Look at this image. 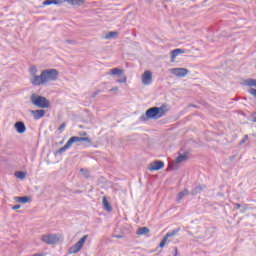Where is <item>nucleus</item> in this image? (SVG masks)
Returning <instances> with one entry per match:
<instances>
[{
    "mask_svg": "<svg viewBox=\"0 0 256 256\" xmlns=\"http://www.w3.org/2000/svg\"><path fill=\"white\" fill-rule=\"evenodd\" d=\"M42 241L47 245H55L56 243H59V237L57 236V234L43 235Z\"/></svg>",
    "mask_w": 256,
    "mask_h": 256,
    "instance_id": "423d86ee",
    "label": "nucleus"
},
{
    "mask_svg": "<svg viewBox=\"0 0 256 256\" xmlns=\"http://www.w3.org/2000/svg\"><path fill=\"white\" fill-rule=\"evenodd\" d=\"M42 77L44 79V85L50 81H55L59 77V71L57 69H46L42 71Z\"/></svg>",
    "mask_w": 256,
    "mask_h": 256,
    "instance_id": "7ed1b4c3",
    "label": "nucleus"
},
{
    "mask_svg": "<svg viewBox=\"0 0 256 256\" xmlns=\"http://www.w3.org/2000/svg\"><path fill=\"white\" fill-rule=\"evenodd\" d=\"M65 43H68L69 45H74L75 41H73V40H65Z\"/></svg>",
    "mask_w": 256,
    "mask_h": 256,
    "instance_id": "c9c22d12",
    "label": "nucleus"
},
{
    "mask_svg": "<svg viewBox=\"0 0 256 256\" xmlns=\"http://www.w3.org/2000/svg\"><path fill=\"white\" fill-rule=\"evenodd\" d=\"M252 122H253V123H256V113H254V114L252 115Z\"/></svg>",
    "mask_w": 256,
    "mask_h": 256,
    "instance_id": "4c0bfd02",
    "label": "nucleus"
},
{
    "mask_svg": "<svg viewBox=\"0 0 256 256\" xmlns=\"http://www.w3.org/2000/svg\"><path fill=\"white\" fill-rule=\"evenodd\" d=\"M171 169H175V164L169 165L167 171H171Z\"/></svg>",
    "mask_w": 256,
    "mask_h": 256,
    "instance_id": "e433bc0d",
    "label": "nucleus"
},
{
    "mask_svg": "<svg viewBox=\"0 0 256 256\" xmlns=\"http://www.w3.org/2000/svg\"><path fill=\"white\" fill-rule=\"evenodd\" d=\"M109 75H123V70L120 68H113L110 70Z\"/></svg>",
    "mask_w": 256,
    "mask_h": 256,
    "instance_id": "aec40b11",
    "label": "nucleus"
},
{
    "mask_svg": "<svg viewBox=\"0 0 256 256\" xmlns=\"http://www.w3.org/2000/svg\"><path fill=\"white\" fill-rule=\"evenodd\" d=\"M110 92L111 91H119V88L118 87H113L112 89L109 90Z\"/></svg>",
    "mask_w": 256,
    "mask_h": 256,
    "instance_id": "a19ab883",
    "label": "nucleus"
},
{
    "mask_svg": "<svg viewBox=\"0 0 256 256\" xmlns=\"http://www.w3.org/2000/svg\"><path fill=\"white\" fill-rule=\"evenodd\" d=\"M67 149H71V146L69 145V142H66V144L63 147L58 149L56 151V155H62V153H65V151H67Z\"/></svg>",
    "mask_w": 256,
    "mask_h": 256,
    "instance_id": "a211bd4d",
    "label": "nucleus"
},
{
    "mask_svg": "<svg viewBox=\"0 0 256 256\" xmlns=\"http://www.w3.org/2000/svg\"><path fill=\"white\" fill-rule=\"evenodd\" d=\"M17 133L23 134L25 131H27V127L25 126V123L22 121H18L14 125Z\"/></svg>",
    "mask_w": 256,
    "mask_h": 256,
    "instance_id": "f8f14e48",
    "label": "nucleus"
},
{
    "mask_svg": "<svg viewBox=\"0 0 256 256\" xmlns=\"http://www.w3.org/2000/svg\"><path fill=\"white\" fill-rule=\"evenodd\" d=\"M83 142L88 143V145H93V142L91 141V138H89V137L72 136L67 141V143L69 144L70 147H72L74 143H77L79 145V143H83Z\"/></svg>",
    "mask_w": 256,
    "mask_h": 256,
    "instance_id": "39448f33",
    "label": "nucleus"
},
{
    "mask_svg": "<svg viewBox=\"0 0 256 256\" xmlns=\"http://www.w3.org/2000/svg\"><path fill=\"white\" fill-rule=\"evenodd\" d=\"M207 186L205 185H198L196 186L191 192V195H199V193H201V191H203V189H206Z\"/></svg>",
    "mask_w": 256,
    "mask_h": 256,
    "instance_id": "2eb2a0df",
    "label": "nucleus"
},
{
    "mask_svg": "<svg viewBox=\"0 0 256 256\" xmlns=\"http://www.w3.org/2000/svg\"><path fill=\"white\" fill-rule=\"evenodd\" d=\"M30 75H32V77L37 75V67L35 66L30 67Z\"/></svg>",
    "mask_w": 256,
    "mask_h": 256,
    "instance_id": "a878e982",
    "label": "nucleus"
},
{
    "mask_svg": "<svg viewBox=\"0 0 256 256\" xmlns=\"http://www.w3.org/2000/svg\"><path fill=\"white\" fill-rule=\"evenodd\" d=\"M234 206H235V209H241V204L239 203H235Z\"/></svg>",
    "mask_w": 256,
    "mask_h": 256,
    "instance_id": "58836bf2",
    "label": "nucleus"
},
{
    "mask_svg": "<svg viewBox=\"0 0 256 256\" xmlns=\"http://www.w3.org/2000/svg\"><path fill=\"white\" fill-rule=\"evenodd\" d=\"M117 35H119L118 32L111 31L108 34H106L105 39H115V37H117Z\"/></svg>",
    "mask_w": 256,
    "mask_h": 256,
    "instance_id": "b1692460",
    "label": "nucleus"
},
{
    "mask_svg": "<svg viewBox=\"0 0 256 256\" xmlns=\"http://www.w3.org/2000/svg\"><path fill=\"white\" fill-rule=\"evenodd\" d=\"M27 173L23 172V171H17L15 172V177H17V179H25Z\"/></svg>",
    "mask_w": 256,
    "mask_h": 256,
    "instance_id": "393cba45",
    "label": "nucleus"
},
{
    "mask_svg": "<svg viewBox=\"0 0 256 256\" xmlns=\"http://www.w3.org/2000/svg\"><path fill=\"white\" fill-rule=\"evenodd\" d=\"M191 107H196L197 108V105H191Z\"/></svg>",
    "mask_w": 256,
    "mask_h": 256,
    "instance_id": "c03bdc74",
    "label": "nucleus"
},
{
    "mask_svg": "<svg viewBox=\"0 0 256 256\" xmlns=\"http://www.w3.org/2000/svg\"><path fill=\"white\" fill-rule=\"evenodd\" d=\"M114 237H115L116 239H123V235H119V234H118V235H115Z\"/></svg>",
    "mask_w": 256,
    "mask_h": 256,
    "instance_id": "ea45409f",
    "label": "nucleus"
},
{
    "mask_svg": "<svg viewBox=\"0 0 256 256\" xmlns=\"http://www.w3.org/2000/svg\"><path fill=\"white\" fill-rule=\"evenodd\" d=\"M187 159H189V156H187V154H179L178 157L175 159V163L177 165L179 163L187 161Z\"/></svg>",
    "mask_w": 256,
    "mask_h": 256,
    "instance_id": "f3484780",
    "label": "nucleus"
},
{
    "mask_svg": "<svg viewBox=\"0 0 256 256\" xmlns=\"http://www.w3.org/2000/svg\"><path fill=\"white\" fill-rule=\"evenodd\" d=\"M186 195H189V190L184 189L182 192H179L177 200L181 201V199H183V197H185Z\"/></svg>",
    "mask_w": 256,
    "mask_h": 256,
    "instance_id": "5701e85b",
    "label": "nucleus"
},
{
    "mask_svg": "<svg viewBox=\"0 0 256 256\" xmlns=\"http://www.w3.org/2000/svg\"><path fill=\"white\" fill-rule=\"evenodd\" d=\"M175 251L177 252V248H175Z\"/></svg>",
    "mask_w": 256,
    "mask_h": 256,
    "instance_id": "49530a36",
    "label": "nucleus"
},
{
    "mask_svg": "<svg viewBox=\"0 0 256 256\" xmlns=\"http://www.w3.org/2000/svg\"><path fill=\"white\" fill-rule=\"evenodd\" d=\"M65 127H67V124L64 122L62 123L59 128H58V131H60V133L63 131V129H65Z\"/></svg>",
    "mask_w": 256,
    "mask_h": 256,
    "instance_id": "7c9ffc66",
    "label": "nucleus"
},
{
    "mask_svg": "<svg viewBox=\"0 0 256 256\" xmlns=\"http://www.w3.org/2000/svg\"><path fill=\"white\" fill-rule=\"evenodd\" d=\"M167 113V107H151L146 110L145 114L140 116V121H149V119H161Z\"/></svg>",
    "mask_w": 256,
    "mask_h": 256,
    "instance_id": "f257e3e1",
    "label": "nucleus"
},
{
    "mask_svg": "<svg viewBox=\"0 0 256 256\" xmlns=\"http://www.w3.org/2000/svg\"><path fill=\"white\" fill-rule=\"evenodd\" d=\"M15 201H17L18 203H29L31 201V197L29 196H22V197H15Z\"/></svg>",
    "mask_w": 256,
    "mask_h": 256,
    "instance_id": "dca6fc26",
    "label": "nucleus"
},
{
    "mask_svg": "<svg viewBox=\"0 0 256 256\" xmlns=\"http://www.w3.org/2000/svg\"><path fill=\"white\" fill-rule=\"evenodd\" d=\"M32 85L39 87L40 85H45V80L43 79V72L40 75H34L30 79Z\"/></svg>",
    "mask_w": 256,
    "mask_h": 256,
    "instance_id": "6e6552de",
    "label": "nucleus"
},
{
    "mask_svg": "<svg viewBox=\"0 0 256 256\" xmlns=\"http://www.w3.org/2000/svg\"><path fill=\"white\" fill-rule=\"evenodd\" d=\"M142 83L144 85H151L153 83V73L151 71L147 70L143 73Z\"/></svg>",
    "mask_w": 256,
    "mask_h": 256,
    "instance_id": "1a4fd4ad",
    "label": "nucleus"
},
{
    "mask_svg": "<svg viewBox=\"0 0 256 256\" xmlns=\"http://www.w3.org/2000/svg\"><path fill=\"white\" fill-rule=\"evenodd\" d=\"M52 5L61 6L63 5V0H52Z\"/></svg>",
    "mask_w": 256,
    "mask_h": 256,
    "instance_id": "cd10ccee",
    "label": "nucleus"
},
{
    "mask_svg": "<svg viewBox=\"0 0 256 256\" xmlns=\"http://www.w3.org/2000/svg\"><path fill=\"white\" fill-rule=\"evenodd\" d=\"M99 93H102L101 90H96L93 94H92V98L95 99V97H97L99 95Z\"/></svg>",
    "mask_w": 256,
    "mask_h": 256,
    "instance_id": "72a5a7b5",
    "label": "nucleus"
},
{
    "mask_svg": "<svg viewBox=\"0 0 256 256\" xmlns=\"http://www.w3.org/2000/svg\"><path fill=\"white\" fill-rule=\"evenodd\" d=\"M80 135H81L82 137H87V132H82V133H80Z\"/></svg>",
    "mask_w": 256,
    "mask_h": 256,
    "instance_id": "37998d69",
    "label": "nucleus"
},
{
    "mask_svg": "<svg viewBox=\"0 0 256 256\" xmlns=\"http://www.w3.org/2000/svg\"><path fill=\"white\" fill-rule=\"evenodd\" d=\"M30 113H31L33 119H35V121H39V119H43V117H45V110H43V109L30 110Z\"/></svg>",
    "mask_w": 256,
    "mask_h": 256,
    "instance_id": "9b49d317",
    "label": "nucleus"
},
{
    "mask_svg": "<svg viewBox=\"0 0 256 256\" xmlns=\"http://www.w3.org/2000/svg\"><path fill=\"white\" fill-rule=\"evenodd\" d=\"M12 209H13L14 211H16L17 209H21V206H20V204H17V205H14V206L12 207Z\"/></svg>",
    "mask_w": 256,
    "mask_h": 256,
    "instance_id": "f704fd0d",
    "label": "nucleus"
},
{
    "mask_svg": "<svg viewBox=\"0 0 256 256\" xmlns=\"http://www.w3.org/2000/svg\"><path fill=\"white\" fill-rule=\"evenodd\" d=\"M167 239L168 238L166 236H164L162 241L159 244V247H161V248L165 247V243H167Z\"/></svg>",
    "mask_w": 256,
    "mask_h": 256,
    "instance_id": "bb28decb",
    "label": "nucleus"
},
{
    "mask_svg": "<svg viewBox=\"0 0 256 256\" xmlns=\"http://www.w3.org/2000/svg\"><path fill=\"white\" fill-rule=\"evenodd\" d=\"M248 140H249V135H245L244 138L240 141V145H243Z\"/></svg>",
    "mask_w": 256,
    "mask_h": 256,
    "instance_id": "c756f323",
    "label": "nucleus"
},
{
    "mask_svg": "<svg viewBox=\"0 0 256 256\" xmlns=\"http://www.w3.org/2000/svg\"><path fill=\"white\" fill-rule=\"evenodd\" d=\"M80 171H85L83 168Z\"/></svg>",
    "mask_w": 256,
    "mask_h": 256,
    "instance_id": "a18cd8bd",
    "label": "nucleus"
},
{
    "mask_svg": "<svg viewBox=\"0 0 256 256\" xmlns=\"http://www.w3.org/2000/svg\"><path fill=\"white\" fill-rule=\"evenodd\" d=\"M102 204H103L104 209L106 211H108V213H111V211H113V207L111 206V204L107 200V197H105V196L103 197Z\"/></svg>",
    "mask_w": 256,
    "mask_h": 256,
    "instance_id": "4468645a",
    "label": "nucleus"
},
{
    "mask_svg": "<svg viewBox=\"0 0 256 256\" xmlns=\"http://www.w3.org/2000/svg\"><path fill=\"white\" fill-rule=\"evenodd\" d=\"M117 83H127V77L124 76L123 78L118 79Z\"/></svg>",
    "mask_w": 256,
    "mask_h": 256,
    "instance_id": "473e14b6",
    "label": "nucleus"
},
{
    "mask_svg": "<svg viewBox=\"0 0 256 256\" xmlns=\"http://www.w3.org/2000/svg\"><path fill=\"white\" fill-rule=\"evenodd\" d=\"M30 102L32 103V105L38 107L39 109H49L51 105L47 98L39 94H32L30 96Z\"/></svg>",
    "mask_w": 256,
    "mask_h": 256,
    "instance_id": "f03ea898",
    "label": "nucleus"
},
{
    "mask_svg": "<svg viewBox=\"0 0 256 256\" xmlns=\"http://www.w3.org/2000/svg\"><path fill=\"white\" fill-rule=\"evenodd\" d=\"M165 167V162L161 160H155L154 162L150 163L148 170L149 171H161Z\"/></svg>",
    "mask_w": 256,
    "mask_h": 256,
    "instance_id": "0eeeda50",
    "label": "nucleus"
},
{
    "mask_svg": "<svg viewBox=\"0 0 256 256\" xmlns=\"http://www.w3.org/2000/svg\"><path fill=\"white\" fill-rule=\"evenodd\" d=\"M170 72L176 77H185L189 73V70L187 68H172Z\"/></svg>",
    "mask_w": 256,
    "mask_h": 256,
    "instance_id": "9d476101",
    "label": "nucleus"
},
{
    "mask_svg": "<svg viewBox=\"0 0 256 256\" xmlns=\"http://www.w3.org/2000/svg\"><path fill=\"white\" fill-rule=\"evenodd\" d=\"M43 5L47 6V5H53V0H44L43 1Z\"/></svg>",
    "mask_w": 256,
    "mask_h": 256,
    "instance_id": "2f4dec72",
    "label": "nucleus"
},
{
    "mask_svg": "<svg viewBox=\"0 0 256 256\" xmlns=\"http://www.w3.org/2000/svg\"><path fill=\"white\" fill-rule=\"evenodd\" d=\"M137 235H147V233H149V228L147 227H140L137 230Z\"/></svg>",
    "mask_w": 256,
    "mask_h": 256,
    "instance_id": "412c9836",
    "label": "nucleus"
},
{
    "mask_svg": "<svg viewBox=\"0 0 256 256\" xmlns=\"http://www.w3.org/2000/svg\"><path fill=\"white\" fill-rule=\"evenodd\" d=\"M88 237L89 235H84L78 242H76L72 247H70L69 248L70 255L79 253V251L83 249V245H85V242L87 241Z\"/></svg>",
    "mask_w": 256,
    "mask_h": 256,
    "instance_id": "20e7f679",
    "label": "nucleus"
},
{
    "mask_svg": "<svg viewBox=\"0 0 256 256\" xmlns=\"http://www.w3.org/2000/svg\"><path fill=\"white\" fill-rule=\"evenodd\" d=\"M246 211H247V206H245L244 209H241V210H240V213H245Z\"/></svg>",
    "mask_w": 256,
    "mask_h": 256,
    "instance_id": "79ce46f5",
    "label": "nucleus"
},
{
    "mask_svg": "<svg viewBox=\"0 0 256 256\" xmlns=\"http://www.w3.org/2000/svg\"><path fill=\"white\" fill-rule=\"evenodd\" d=\"M185 53V49L176 48L171 51V59L174 61L179 55Z\"/></svg>",
    "mask_w": 256,
    "mask_h": 256,
    "instance_id": "ddd939ff",
    "label": "nucleus"
},
{
    "mask_svg": "<svg viewBox=\"0 0 256 256\" xmlns=\"http://www.w3.org/2000/svg\"><path fill=\"white\" fill-rule=\"evenodd\" d=\"M248 93H250V95H252L256 99V89L255 88L248 89Z\"/></svg>",
    "mask_w": 256,
    "mask_h": 256,
    "instance_id": "c85d7f7f",
    "label": "nucleus"
},
{
    "mask_svg": "<svg viewBox=\"0 0 256 256\" xmlns=\"http://www.w3.org/2000/svg\"><path fill=\"white\" fill-rule=\"evenodd\" d=\"M65 2L71 5H83V0H63V3Z\"/></svg>",
    "mask_w": 256,
    "mask_h": 256,
    "instance_id": "4be33fe9",
    "label": "nucleus"
},
{
    "mask_svg": "<svg viewBox=\"0 0 256 256\" xmlns=\"http://www.w3.org/2000/svg\"><path fill=\"white\" fill-rule=\"evenodd\" d=\"M180 231H181V228H176L171 232H168L164 237H166V239H169V237H175V235H177V233H179Z\"/></svg>",
    "mask_w": 256,
    "mask_h": 256,
    "instance_id": "6ab92c4d",
    "label": "nucleus"
}]
</instances>
